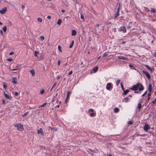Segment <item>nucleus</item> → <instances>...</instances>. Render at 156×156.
Masks as SVG:
<instances>
[{"mask_svg":"<svg viewBox=\"0 0 156 156\" xmlns=\"http://www.w3.org/2000/svg\"><path fill=\"white\" fill-rule=\"evenodd\" d=\"M144 88L142 84L140 83H138L133 85L129 89L133 91H136L139 90V91H141L143 90Z\"/></svg>","mask_w":156,"mask_h":156,"instance_id":"nucleus-1","label":"nucleus"},{"mask_svg":"<svg viewBox=\"0 0 156 156\" xmlns=\"http://www.w3.org/2000/svg\"><path fill=\"white\" fill-rule=\"evenodd\" d=\"M15 126L17 128V130L19 131H22L23 129V126L20 123L15 125Z\"/></svg>","mask_w":156,"mask_h":156,"instance_id":"nucleus-2","label":"nucleus"},{"mask_svg":"<svg viewBox=\"0 0 156 156\" xmlns=\"http://www.w3.org/2000/svg\"><path fill=\"white\" fill-rule=\"evenodd\" d=\"M112 84L111 83H107L106 86V89L108 90H111L112 88Z\"/></svg>","mask_w":156,"mask_h":156,"instance_id":"nucleus-3","label":"nucleus"},{"mask_svg":"<svg viewBox=\"0 0 156 156\" xmlns=\"http://www.w3.org/2000/svg\"><path fill=\"white\" fill-rule=\"evenodd\" d=\"M142 72L146 76V77L148 79L150 80L151 78L150 75L147 72L145 71L144 70L142 71Z\"/></svg>","mask_w":156,"mask_h":156,"instance_id":"nucleus-4","label":"nucleus"},{"mask_svg":"<svg viewBox=\"0 0 156 156\" xmlns=\"http://www.w3.org/2000/svg\"><path fill=\"white\" fill-rule=\"evenodd\" d=\"M150 129V126L147 124L145 123V125L144 126V129L146 131H147Z\"/></svg>","mask_w":156,"mask_h":156,"instance_id":"nucleus-5","label":"nucleus"},{"mask_svg":"<svg viewBox=\"0 0 156 156\" xmlns=\"http://www.w3.org/2000/svg\"><path fill=\"white\" fill-rule=\"evenodd\" d=\"M119 31H122L123 33H125L126 32V28L122 26L120 27L119 29Z\"/></svg>","mask_w":156,"mask_h":156,"instance_id":"nucleus-6","label":"nucleus"},{"mask_svg":"<svg viewBox=\"0 0 156 156\" xmlns=\"http://www.w3.org/2000/svg\"><path fill=\"white\" fill-rule=\"evenodd\" d=\"M7 9L5 7L3 8L1 10H0V13L2 14H3L5 13Z\"/></svg>","mask_w":156,"mask_h":156,"instance_id":"nucleus-7","label":"nucleus"},{"mask_svg":"<svg viewBox=\"0 0 156 156\" xmlns=\"http://www.w3.org/2000/svg\"><path fill=\"white\" fill-rule=\"evenodd\" d=\"M37 133L38 134H41V135H43L44 132L42 129L41 128H40L39 129H37Z\"/></svg>","mask_w":156,"mask_h":156,"instance_id":"nucleus-8","label":"nucleus"},{"mask_svg":"<svg viewBox=\"0 0 156 156\" xmlns=\"http://www.w3.org/2000/svg\"><path fill=\"white\" fill-rule=\"evenodd\" d=\"M145 66L147 67V68L151 72H152L154 71V69L153 68H151L150 66H148V65H145Z\"/></svg>","mask_w":156,"mask_h":156,"instance_id":"nucleus-9","label":"nucleus"},{"mask_svg":"<svg viewBox=\"0 0 156 156\" xmlns=\"http://www.w3.org/2000/svg\"><path fill=\"white\" fill-rule=\"evenodd\" d=\"M130 100V99L128 97L124 98L122 100L123 102H124L126 103L129 102Z\"/></svg>","mask_w":156,"mask_h":156,"instance_id":"nucleus-10","label":"nucleus"},{"mask_svg":"<svg viewBox=\"0 0 156 156\" xmlns=\"http://www.w3.org/2000/svg\"><path fill=\"white\" fill-rule=\"evenodd\" d=\"M113 110L114 113H117L119 111V109L118 108H115Z\"/></svg>","mask_w":156,"mask_h":156,"instance_id":"nucleus-11","label":"nucleus"},{"mask_svg":"<svg viewBox=\"0 0 156 156\" xmlns=\"http://www.w3.org/2000/svg\"><path fill=\"white\" fill-rule=\"evenodd\" d=\"M101 23H100V24H96V27H97V28L98 29H100L99 27H100H100H102V28H100V30H104V29H103V27H101Z\"/></svg>","mask_w":156,"mask_h":156,"instance_id":"nucleus-12","label":"nucleus"},{"mask_svg":"<svg viewBox=\"0 0 156 156\" xmlns=\"http://www.w3.org/2000/svg\"><path fill=\"white\" fill-rule=\"evenodd\" d=\"M12 82L13 83H17V78L13 77Z\"/></svg>","mask_w":156,"mask_h":156,"instance_id":"nucleus-13","label":"nucleus"},{"mask_svg":"<svg viewBox=\"0 0 156 156\" xmlns=\"http://www.w3.org/2000/svg\"><path fill=\"white\" fill-rule=\"evenodd\" d=\"M123 90V93L122 94L123 95H126V94L129 91V90L128 89H126V90H125L124 89Z\"/></svg>","mask_w":156,"mask_h":156,"instance_id":"nucleus-14","label":"nucleus"},{"mask_svg":"<svg viewBox=\"0 0 156 156\" xmlns=\"http://www.w3.org/2000/svg\"><path fill=\"white\" fill-rule=\"evenodd\" d=\"M118 58L119 59H123V60H125L128 59L126 57H124L123 56H119L118 57Z\"/></svg>","mask_w":156,"mask_h":156,"instance_id":"nucleus-15","label":"nucleus"},{"mask_svg":"<svg viewBox=\"0 0 156 156\" xmlns=\"http://www.w3.org/2000/svg\"><path fill=\"white\" fill-rule=\"evenodd\" d=\"M76 34V32L75 30H73L72 32V35L75 36Z\"/></svg>","mask_w":156,"mask_h":156,"instance_id":"nucleus-16","label":"nucleus"},{"mask_svg":"<svg viewBox=\"0 0 156 156\" xmlns=\"http://www.w3.org/2000/svg\"><path fill=\"white\" fill-rule=\"evenodd\" d=\"M98 69V67L97 66H96L94 68L93 71L94 73L96 72Z\"/></svg>","mask_w":156,"mask_h":156,"instance_id":"nucleus-17","label":"nucleus"},{"mask_svg":"<svg viewBox=\"0 0 156 156\" xmlns=\"http://www.w3.org/2000/svg\"><path fill=\"white\" fill-rule=\"evenodd\" d=\"M137 108H138V111H140L141 108V105L140 103H139L137 105Z\"/></svg>","mask_w":156,"mask_h":156,"instance_id":"nucleus-18","label":"nucleus"},{"mask_svg":"<svg viewBox=\"0 0 156 156\" xmlns=\"http://www.w3.org/2000/svg\"><path fill=\"white\" fill-rule=\"evenodd\" d=\"M152 85L151 84H149V88H148V90L149 92H151L152 90Z\"/></svg>","mask_w":156,"mask_h":156,"instance_id":"nucleus-19","label":"nucleus"},{"mask_svg":"<svg viewBox=\"0 0 156 156\" xmlns=\"http://www.w3.org/2000/svg\"><path fill=\"white\" fill-rule=\"evenodd\" d=\"M4 94L5 97L6 98H8V99H10V97H9V95H7V94H6L5 93V92H4Z\"/></svg>","mask_w":156,"mask_h":156,"instance_id":"nucleus-20","label":"nucleus"},{"mask_svg":"<svg viewBox=\"0 0 156 156\" xmlns=\"http://www.w3.org/2000/svg\"><path fill=\"white\" fill-rule=\"evenodd\" d=\"M119 15V12H116V13L114 15L115 18H116Z\"/></svg>","mask_w":156,"mask_h":156,"instance_id":"nucleus-21","label":"nucleus"},{"mask_svg":"<svg viewBox=\"0 0 156 156\" xmlns=\"http://www.w3.org/2000/svg\"><path fill=\"white\" fill-rule=\"evenodd\" d=\"M74 41L73 40L71 41V43L69 45V48H71L73 47V45L74 44Z\"/></svg>","mask_w":156,"mask_h":156,"instance_id":"nucleus-22","label":"nucleus"},{"mask_svg":"<svg viewBox=\"0 0 156 156\" xmlns=\"http://www.w3.org/2000/svg\"><path fill=\"white\" fill-rule=\"evenodd\" d=\"M2 30L4 31V33H5L6 32V30H7V27H6V26H4V27H2Z\"/></svg>","mask_w":156,"mask_h":156,"instance_id":"nucleus-23","label":"nucleus"},{"mask_svg":"<svg viewBox=\"0 0 156 156\" xmlns=\"http://www.w3.org/2000/svg\"><path fill=\"white\" fill-rule=\"evenodd\" d=\"M30 72L32 74L33 76H34V75L35 74V72L34 70L33 69L31 70L30 71Z\"/></svg>","mask_w":156,"mask_h":156,"instance_id":"nucleus-24","label":"nucleus"},{"mask_svg":"<svg viewBox=\"0 0 156 156\" xmlns=\"http://www.w3.org/2000/svg\"><path fill=\"white\" fill-rule=\"evenodd\" d=\"M62 22V20L61 19H59L58 20V21L57 22V23L58 24L60 25H61Z\"/></svg>","mask_w":156,"mask_h":156,"instance_id":"nucleus-25","label":"nucleus"},{"mask_svg":"<svg viewBox=\"0 0 156 156\" xmlns=\"http://www.w3.org/2000/svg\"><path fill=\"white\" fill-rule=\"evenodd\" d=\"M120 81H121L120 80H119V79H118L116 81V86H118L119 85V83H120Z\"/></svg>","mask_w":156,"mask_h":156,"instance_id":"nucleus-26","label":"nucleus"},{"mask_svg":"<svg viewBox=\"0 0 156 156\" xmlns=\"http://www.w3.org/2000/svg\"><path fill=\"white\" fill-rule=\"evenodd\" d=\"M12 93L14 96H16L18 95V93L17 92H14L12 91Z\"/></svg>","mask_w":156,"mask_h":156,"instance_id":"nucleus-27","label":"nucleus"},{"mask_svg":"<svg viewBox=\"0 0 156 156\" xmlns=\"http://www.w3.org/2000/svg\"><path fill=\"white\" fill-rule=\"evenodd\" d=\"M58 130V128L56 127H53L51 128V130H53L54 131H56Z\"/></svg>","mask_w":156,"mask_h":156,"instance_id":"nucleus-28","label":"nucleus"},{"mask_svg":"<svg viewBox=\"0 0 156 156\" xmlns=\"http://www.w3.org/2000/svg\"><path fill=\"white\" fill-rule=\"evenodd\" d=\"M6 83L5 82H4L3 84V87L5 89H6Z\"/></svg>","mask_w":156,"mask_h":156,"instance_id":"nucleus-29","label":"nucleus"},{"mask_svg":"<svg viewBox=\"0 0 156 156\" xmlns=\"http://www.w3.org/2000/svg\"><path fill=\"white\" fill-rule=\"evenodd\" d=\"M60 103H61V101H60L59 102V103L57 105H56L55 106V108H59V107H60Z\"/></svg>","mask_w":156,"mask_h":156,"instance_id":"nucleus-30","label":"nucleus"},{"mask_svg":"<svg viewBox=\"0 0 156 156\" xmlns=\"http://www.w3.org/2000/svg\"><path fill=\"white\" fill-rule=\"evenodd\" d=\"M58 49L60 52H62V50H61V48L60 45H59L58 46Z\"/></svg>","mask_w":156,"mask_h":156,"instance_id":"nucleus-31","label":"nucleus"},{"mask_svg":"<svg viewBox=\"0 0 156 156\" xmlns=\"http://www.w3.org/2000/svg\"><path fill=\"white\" fill-rule=\"evenodd\" d=\"M151 12L155 13L156 12L155 9L154 8H151Z\"/></svg>","mask_w":156,"mask_h":156,"instance_id":"nucleus-32","label":"nucleus"},{"mask_svg":"<svg viewBox=\"0 0 156 156\" xmlns=\"http://www.w3.org/2000/svg\"><path fill=\"white\" fill-rule=\"evenodd\" d=\"M44 92V90L43 89H42L40 91V94H43Z\"/></svg>","mask_w":156,"mask_h":156,"instance_id":"nucleus-33","label":"nucleus"},{"mask_svg":"<svg viewBox=\"0 0 156 156\" xmlns=\"http://www.w3.org/2000/svg\"><path fill=\"white\" fill-rule=\"evenodd\" d=\"M95 115V113H91L90 114V116L91 117H93Z\"/></svg>","mask_w":156,"mask_h":156,"instance_id":"nucleus-34","label":"nucleus"},{"mask_svg":"<svg viewBox=\"0 0 156 156\" xmlns=\"http://www.w3.org/2000/svg\"><path fill=\"white\" fill-rule=\"evenodd\" d=\"M37 20L38 22H41L42 21V19L40 18H38L37 19Z\"/></svg>","mask_w":156,"mask_h":156,"instance_id":"nucleus-35","label":"nucleus"},{"mask_svg":"<svg viewBox=\"0 0 156 156\" xmlns=\"http://www.w3.org/2000/svg\"><path fill=\"white\" fill-rule=\"evenodd\" d=\"M120 83V85H121V87H122V90H124V87H123L122 82H121Z\"/></svg>","mask_w":156,"mask_h":156,"instance_id":"nucleus-36","label":"nucleus"},{"mask_svg":"<svg viewBox=\"0 0 156 156\" xmlns=\"http://www.w3.org/2000/svg\"><path fill=\"white\" fill-rule=\"evenodd\" d=\"M129 67L131 69H134V67L132 65H130V64H129Z\"/></svg>","mask_w":156,"mask_h":156,"instance_id":"nucleus-37","label":"nucleus"},{"mask_svg":"<svg viewBox=\"0 0 156 156\" xmlns=\"http://www.w3.org/2000/svg\"><path fill=\"white\" fill-rule=\"evenodd\" d=\"M16 57V55L14 56V57H13L12 58H10V62L11 61L13 60Z\"/></svg>","mask_w":156,"mask_h":156,"instance_id":"nucleus-38","label":"nucleus"},{"mask_svg":"<svg viewBox=\"0 0 156 156\" xmlns=\"http://www.w3.org/2000/svg\"><path fill=\"white\" fill-rule=\"evenodd\" d=\"M38 53V51H35L34 52V55L35 56L37 57V54Z\"/></svg>","mask_w":156,"mask_h":156,"instance_id":"nucleus-39","label":"nucleus"},{"mask_svg":"<svg viewBox=\"0 0 156 156\" xmlns=\"http://www.w3.org/2000/svg\"><path fill=\"white\" fill-rule=\"evenodd\" d=\"M40 39H41V40L42 41L44 40V37L43 36H40Z\"/></svg>","mask_w":156,"mask_h":156,"instance_id":"nucleus-40","label":"nucleus"},{"mask_svg":"<svg viewBox=\"0 0 156 156\" xmlns=\"http://www.w3.org/2000/svg\"><path fill=\"white\" fill-rule=\"evenodd\" d=\"M80 18H81L83 20H84V16H83V15L82 14H81V16H80Z\"/></svg>","mask_w":156,"mask_h":156,"instance_id":"nucleus-41","label":"nucleus"},{"mask_svg":"<svg viewBox=\"0 0 156 156\" xmlns=\"http://www.w3.org/2000/svg\"><path fill=\"white\" fill-rule=\"evenodd\" d=\"M57 83L56 82L54 83V84L53 85L52 87V89H53L54 87L56 85Z\"/></svg>","mask_w":156,"mask_h":156,"instance_id":"nucleus-42","label":"nucleus"},{"mask_svg":"<svg viewBox=\"0 0 156 156\" xmlns=\"http://www.w3.org/2000/svg\"><path fill=\"white\" fill-rule=\"evenodd\" d=\"M17 68V67H16V68L12 69H10V70H13V71L17 70L18 69Z\"/></svg>","mask_w":156,"mask_h":156,"instance_id":"nucleus-43","label":"nucleus"},{"mask_svg":"<svg viewBox=\"0 0 156 156\" xmlns=\"http://www.w3.org/2000/svg\"><path fill=\"white\" fill-rule=\"evenodd\" d=\"M147 93V91H146L141 96H144Z\"/></svg>","mask_w":156,"mask_h":156,"instance_id":"nucleus-44","label":"nucleus"},{"mask_svg":"<svg viewBox=\"0 0 156 156\" xmlns=\"http://www.w3.org/2000/svg\"><path fill=\"white\" fill-rule=\"evenodd\" d=\"M107 55H108L107 54V53H104V55H103V57H106L107 56Z\"/></svg>","mask_w":156,"mask_h":156,"instance_id":"nucleus-45","label":"nucleus"},{"mask_svg":"<svg viewBox=\"0 0 156 156\" xmlns=\"http://www.w3.org/2000/svg\"><path fill=\"white\" fill-rule=\"evenodd\" d=\"M73 73V72L72 70L70 71L69 73H68V75H71Z\"/></svg>","mask_w":156,"mask_h":156,"instance_id":"nucleus-46","label":"nucleus"},{"mask_svg":"<svg viewBox=\"0 0 156 156\" xmlns=\"http://www.w3.org/2000/svg\"><path fill=\"white\" fill-rule=\"evenodd\" d=\"M94 110L93 109H90L89 110L88 112H93L94 111Z\"/></svg>","mask_w":156,"mask_h":156,"instance_id":"nucleus-47","label":"nucleus"},{"mask_svg":"<svg viewBox=\"0 0 156 156\" xmlns=\"http://www.w3.org/2000/svg\"><path fill=\"white\" fill-rule=\"evenodd\" d=\"M133 123V122L131 121H129L128 122V124L129 125H131Z\"/></svg>","mask_w":156,"mask_h":156,"instance_id":"nucleus-48","label":"nucleus"},{"mask_svg":"<svg viewBox=\"0 0 156 156\" xmlns=\"http://www.w3.org/2000/svg\"><path fill=\"white\" fill-rule=\"evenodd\" d=\"M71 93V92L70 91H68L67 92V95L69 96L70 95Z\"/></svg>","mask_w":156,"mask_h":156,"instance_id":"nucleus-49","label":"nucleus"},{"mask_svg":"<svg viewBox=\"0 0 156 156\" xmlns=\"http://www.w3.org/2000/svg\"><path fill=\"white\" fill-rule=\"evenodd\" d=\"M69 96L68 95H67V97H66V99L65 101V102L66 103V101L67 100V99L69 98Z\"/></svg>","mask_w":156,"mask_h":156,"instance_id":"nucleus-50","label":"nucleus"},{"mask_svg":"<svg viewBox=\"0 0 156 156\" xmlns=\"http://www.w3.org/2000/svg\"><path fill=\"white\" fill-rule=\"evenodd\" d=\"M2 101L3 103V104H5V101L3 99H2Z\"/></svg>","mask_w":156,"mask_h":156,"instance_id":"nucleus-51","label":"nucleus"},{"mask_svg":"<svg viewBox=\"0 0 156 156\" xmlns=\"http://www.w3.org/2000/svg\"><path fill=\"white\" fill-rule=\"evenodd\" d=\"M47 104V103H44L40 107H43L45 105Z\"/></svg>","mask_w":156,"mask_h":156,"instance_id":"nucleus-52","label":"nucleus"},{"mask_svg":"<svg viewBox=\"0 0 156 156\" xmlns=\"http://www.w3.org/2000/svg\"><path fill=\"white\" fill-rule=\"evenodd\" d=\"M156 102V98H155L154 100L152 101V103L154 104Z\"/></svg>","mask_w":156,"mask_h":156,"instance_id":"nucleus-53","label":"nucleus"},{"mask_svg":"<svg viewBox=\"0 0 156 156\" xmlns=\"http://www.w3.org/2000/svg\"><path fill=\"white\" fill-rule=\"evenodd\" d=\"M25 6L24 5H22V9H24L25 8Z\"/></svg>","mask_w":156,"mask_h":156,"instance_id":"nucleus-54","label":"nucleus"},{"mask_svg":"<svg viewBox=\"0 0 156 156\" xmlns=\"http://www.w3.org/2000/svg\"><path fill=\"white\" fill-rule=\"evenodd\" d=\"M0 33L1 34V35H3V31H2V30H1L0 31Z\"/></svg>","mask_w":156,"mask_h":156,"instance_id":"nucleus-55","label":"nucleus"},{"mask_svg":"<svg viewBox=\"0 0 156 156\" xmlns=\"http://www.w3.org/2000/svg\"><path fill=\"white\" fill-rule=\"evenodd\" d=\"M60 60H59L58 61V66H60Z\"/></svg>","mask_w":156,"mask_h":156,"instance_id":"nucleus-56","label":"nucleus"},{"mask_svg":"<svg viewBox=\"0 0 156 156\" xmlns=\"http://www.w3.org/2000/svg\"><path fill=\"white\" fill-rule=\"evenodd\" d=\"M47 18L49 19H51V16H48L47 17Z\"/></svg>","mask_w":156,"mask_h":156,"instance_id":"nucleus-57","label":"nucleus"},{"mask_svg":"<svg viewBox=\"0 0 156 156\" xmlns=\"http://www.w3.org/2000/svg\"><path fill=\"white\" fill-rule=\"evenodd\" d=\"M119 9H120V8L119 7L117 8V12H119Z\"/></svg>","mask_w":156,"mask_h":156,"instance_id":"nucleus-58","label":"nucleus"},{"mask_svg":"<svg viewBox=\"0 0 156 156\" xmlns=\"http://www.w3.org/2000/svg\"><path fill=\"white\" fill-rule=\"evenodd\" d=\"M151 92H149V93H148L147 94L148 97H150V96L151 95Z\"/></svg>","mask_w":156,"mask_h":156,"instance_id":"nucleus-59","label":"nucleus"},{"mask_svg":"<svg viewBox=\"0 0 156 156\" xmlns=\"http://www.w3.org/2000/svg\"><path fill=\"white\" fill-rule=\"evenodd\" d=\"M28 113V112H26L23 115V116H25Z\"/></svg>","mask_w":156,"mask_h":156,"instance_id":"nucleus-60","label":"nucleus"},{"mask_svg":"<svg viewBox=\"0 0 156 156\" xmlns=\"http://www.w3.org/2000/svg\"><path fill=\"white\" fill-rule=\"evenodd\" d=\"M134 93H139V91H134Z\"/></svg>","mask_w":156,"mask_h":156,"instance_id":"nucleus-61","label":"nucleus"},{"mask_svg":"<svg viewBox=\"0 0 156 156\" xmlns=\"http://www.w3.org/2000/svg\"><path fill=\"white\" fill-rule=\"evenodd\" d=\"M59 100H57L56 101V103H57V104L59 103Z\"/></svg>","mask_w":156,"mask_h":156,"instance_id":"nucleus-62","label":"nucleus"},{"mask_svg":"<svg viewBox=\"0 0 156 156\" xmlns=\"http://www.w3.org/2000/svg\"><path fill=\"white\" fill-rule=\"evenodd\" d=\"M127 28L128 29H129L131 28V27L129 25V26H128Z\"/></svg>","mask_w":156,"mask_h":156,"instance_id":"nucleus-63","label":"nucleus"},{"mask_svg":"<svg viewBox=\"0 0 156 156\" xmlns=\"http://www.w3.org/2000/svg\"><path fill=\"white\" fill-rule=\"evenodd\" d=\"M154 56L155 57H156V52H155L154 53Z\"/></svg>","mask_w":156,"mask_h":156,"instance_id":"nucleus-64","label":"nucleus"}]
</instances>
